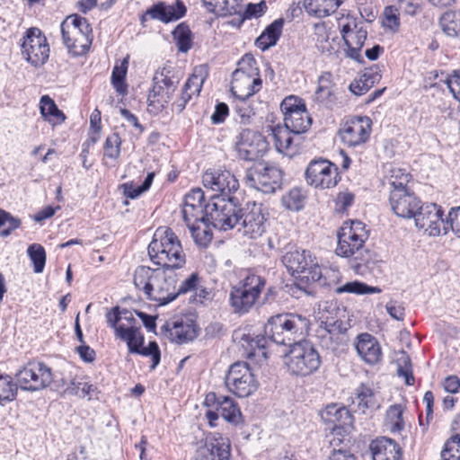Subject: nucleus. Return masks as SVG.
<instances>
[{
  "label": "nucleus",
  "mask_w": 460,
  "mask_h": 460,
  "mask_svg": "<svg viewBox=\"0 0 460 460\" xmlns=\"http://www.w3.org/2000/svg\"><path fill=\"white\" fill-rule=\"evenodd\" d=\"M265 287V279L261 276L250 274L238 284L232 287L229 304L234 313L245 314L255 305Z\"/></svg>",
  "instance_id": "nucleus-8"
},
{
  "label": "nucleus",
  "mask_w": 460,
  "mask_h": 460,
  "mask_svg": "<svg viewBox=\"0 0 460 460\" xmlns=\"http://www.w3.org/2000/svg\"><path fill=\"white\" fill-rule=\"evenodd\" d=\"M367 239V233L361 221L344 222L338 233L337 255L348 258L361 253Z\"/></svg>",
  "instance_id": "nucleus-11"
},
{
  "label": "nucleus",
  "mask_w": 460,
  "mask_h": 460,
  "mask_svg": "<svg viewBox=\"0 0 460 460\" xmlns=\"http://www.w3.org/2000/svg\"><path fill=\"white\" fill-rule=\"evenodd\" d=\"M444 82L454 98L460 102V70L453 71Z\"/></svg>",
  "instance_id": "nucleus-64"
},
{
  "label": "nucleus",
  "mask_w": 460,
  "mask_h": 460,
  "mask_svg": "<svg viewBox=\"0 0 460 460\" xmlns=\"http://www.w3.org/2000/svg\"><path fill=\"white\" fill-rule=\"evenodd\" d=\"M312 255L309 251L294 250L285 253L282 257V262L291 275L296 276L301 274L310 263Z\"/></svg>",
  "instance_id": "nucleus-35"
},
{
  "label": "nucleus",
  "mask_w": 460,
  "mask_h": 460,
  "mask_svg": "<svg viewBox=\"0 0 460 460\" xmlns=\"http://www.w3.org/2000/svg\"><path fill=\"white\" fill-rule=\"evenodd\" d=\"M181 75L171 65L159 67L153 76V87L148 94V105L162 110L172 99Z\"/></svg>",
  "instance_id": "nucleus-7"
},
{
  "label": "nucleus",
  "mask_w": 460,
  "mask_h": 460,
  "mask_svg": "<svg viewBox=\"0 0 460 460\" xmlns=\"http://www.w3.org/2000/svg\"><path fill=\"white\" fill-rule=\"evenodd\" d=\"M178 49L181 52H187L192 45L191 31L185 23L179 24L172 31Z\"/></svg>",
  "instance_id": "nucleus-53"
},
{
  "label": "nucleus",
  "mask_w": 460,
  "mask_h": 460,
  "mask_svg": "<svg viewBox=\"0 0 460 460\" xmlns=\"http://www.w3.org/2000/svg\"><path fill=\"white\" fill-rule=\"evenodd\" d=\"M118 339L127 342L128 351L135 353L139 351L144 343V337L139 332V329L134 326L128 328H119L118 331Z\"/></svg>",
  "instance_id": "nucleus-43"
},
{
  "label": "nucleus",
  "mask_w": 460,
  "mask_h": 460,
  "mask_svg": "<svg viewBox=\"0 0 460 460\" xmlns=\"http://www.w3.org/2000/svg\"><path fill=\"white\" fill-rule=\"evenodd\" d=\"M268 141L259 132L244 129L240 133L236 143V151L240 159L255 161L268 151Z\"/></svg>",
  "instance_id": "nucleus-21"
},
{
  "label": "nucleus",
  "mask_w": 460,
  "mask_h": 460,
  "mask_svg": "<svg viewBox=\"0 0 460 460\" xmlns=\"http://www.w3.org/2000/svg\"><path fill=\"white\" fill-rule=\"evenodd\" d=\"M283 25L284 20L279 18L267 26L265 31L257 38L255 41L257 48L262 51H265L270 47L276 45L282 33Z\"/></svg>",
  "instance_id": "nucleus-37"
},
{
  "label": "nucleus",
  "mask_w": 460,
  "mask_h": 460,
  "mask_svg": "<svg viewBox=\"0 0 460 460\" xmlns=\"http://www.w3.org/2000/svg\"><path fill=\"white\" fill-rule=\"evenodd\" d=\"M334 83L330 72L323 73L318 78V86L314 92V101L319 105L332 109L337 102Z\"/></svg>",
  "instance_id": "nucleus-34"
},
{
  "label": "nucleus",
  "mask_w": 460,
  "mask_h": 460,
  "mask_svg": "<svg viewBox=\"0 0 460 460\" xmlns=\"http://www.w3.org/2000/svg\"><path fill=\"white\" fill-rule=\"evenodd\" d=\"M380 79L381 75L376 70L366 69L359 78L351 82L349 90L355 95H363L377 84Z\"/></svg>",
  "instance_id": "nucleus-39"
},
{
  "label": "nucleus",
  "mask_w": 460,
  "mask_h": 460,
  "mask_svg": "<svg viewBox=\"0 0 460 460\" xmlns=\"http://www.w3.org/2000/svg\"><path fill=\"white\" fill-rule=\"evenodd\" d=\"M311 123L312 119L306 108L298 110V111L284 118V126L293 131L295 135L305 132L310 128Z\"/></svg>",
  "instance_id": "nucleus-40"
},
{
  "label": "nucleus",
  "mask_w": 460,
  "mask_h": 460,
  "mask_svg": "<svg viewBox=\"0 0 460 460\" xmlns=\"http://www.w3.org/2000/svg\"><path fill=\"white\" fill-rule=\"evenodd\" d=\"M341 3L342 0H304V7L310 15L326 17L334 13Z\"/></svg>",
  "instance_id": "nucleus-38"
},
{
  "label": "nucleus",
  "mask_w": 460,
  "mask_h": 460,
  "mask_svg": "<svg viewBox=\"0 0 460 460\" xmlns=\"http://www.w3.org/2000/svg\"><path fill=\"white\" fill-rule=\"evenodd\" d=\"M442 460H460V440L449 438L441 452Z\"/></svg>",
  "instance_id": "nucleus-63"
},
{
  "label": "nucleus",
  "mask_w": 460,
  "mask_h": 460,
  "mask_svg": "<svg viewBox=\"0 0 460 460\" xmlns=\"http://www.w3.org/2000/svg\"><path fill=\"white\" fill-rule=\"evenodd\" d=\"M235 340H238L240 346L243 349V354L248 358H255L258 362L268 358V337L262 335H253L250 333H235Z\"/></svg>",
  "instance_id": "nucleus-27"
},
{
  "label": "nucleus",
  "mask_w": 460,
  "mask_h": 460,
  "mask_svg": "<svg viewBox=\"0 0 460 460\" xmlns=\"http://www.w3.org/2000/svg\"><path fill=\"white\" fill-rule=\"evenodd\" d=\"M283 172L275 166L259 164L246 173L250 186L264 193H272L282 184Z\"/></svg>",
  "instance_id": "nucleus-16"
},
{
  "label": "nucleus",
  "mask_w": 460,
  "mask_h": 460,
  "mask_svg": "<svg viewBox=\"0 0 460 460\" xmlns=\"http://www.w3.org/2000/svg\"><path fill=\"white\" fill-rule=\"evenodd\" d=\"M309 265L303 270V272L297 277L306 282H317L322 279V270L317 262L312 258Z\"/></svg>",
  "instance_id": "nucleus-62"
},
{
  "label": "nucleus",
  "mask_w": 460,
  "mask_h": 460,
  "mask_svg": "<svg viewBox=\"0 0 460 460\" xmlns=\"http://www.w3.org/2000/svg\"><path fill=\"white\" fill-rule=\"evenodd\" d=\"M206 189L216 192L220 198H234L232 194L239 188V181L228 170L208 169L202 175Z\"/></svg>",
  "instance_id": "nucleus-20"
},
{
  "label": "nucleus",
  "mask_w": 460,
  "mask_h": 460,
  "mask_svg": "<svg viewBox=\"0 0 460 460\" xmlns=\"http://www.w3.org/2000/svg\"><path fill=\"white\" fill-rule=\"evenodd\" d=\"M390 172L388 183L391 186V190L409 189L407 186L411 178L409 173L397 167H393Z\"/></svg>",
  "instance_id": "nucleus-56"
},
{
  "label": "nucleus",
  "mask_w": 460,
  "mask_h": 460,
  "mask_svg": "<svg viewBox=\"0 0 460 460\" xmlns=\"http://www.w3.org/2000/svg\"><path fill=\"white\" fill-rule=\"evenodd\" d=\"M241 208L236 198H220L213 195L211 202L206 205L207 220L220 230H230L240 222Z\"/></svg>",
  "instance_id": "nucleus-9"
},
{
  "label": "nucleus",
  "mask_w": 460,
  "mask_h": 460,
  "mask_svg": "<svg viewBox=\"0 0 460 460\" xmlns=\"http://www.w3.org/2000/svg\"><path fill=\"white\" fill-rule=\"evenodd\" d=\"M225 383L229 392L241 398L252 395L259 387V382L245 362L232 364Z\"/></svg>",
  "instance_id": "nucleus-12"
},
{
  "label": "nucleus",
  "mask_w": 460,
  "mask_h": 460,
  "mask_svg": "<svg viewBox=\"0 0 460 460\" xmlns=\"http://www.w3.org/2000/svg\"><path fill=\"white\" fill-rule=\"evenodd\" d=\"M40 109L42 117L52 124L61 123L66 119L55 102L48 95H43L40 98Z\"/></svg>",
  "instance_id": "nucleus-42"
},
{
  "label": "nucleus",
  "mask_w": 460,
  "mask_h": 460,
  "mask_svg": "<svg viewBox=\"0 0 460 460\" xmlns=\"http://www.w3.org/2000/svg\"><path fill=\"white\" fill-rule=\"evenodd\" d=\"M206 403L213 402L220 416L227 422L237 425L242 422L243 415L235 401L229 397L209 393L206 396Z\"/></svg>",
  "instance_id": "nucleus-29"
},
{
  "label": "nucleus",
  "mask_w": 460,
  "mask_h": 460,
  "mask_svg": "<svg viewBox=\"0 0 460 460\" xmlns=\"http://www.w3.org/2000/svg\"><path fill=\"white\" fill-rule=\"evenodd\" d=\"M162 332L172 342L183 344L193 341L198 335L197 325L192 321H174L161 327Z\"/></svg>",
  "instance_id": "nucleus-28"
},
{
  "label": "nucleus",
  "mask_w": 460,
  "mask_h": 460,
  "mask_svg": "<svg viewBox=\"0 0 460 460\" xmlns=\"http://www.w3.org/2000/svg\"><path fill=\"white\" fill-rule=\"evenodd\" d=\"M402 414L403 407L401 404L392 405L387 410L385 424L392 433H400L404 429Z\"/></svg>",
  "instance_id": "nucleus-46"
},
{
  "label": "nucleus",
  "mask_w": 460,
  "mask_h": 460,
  "mask_svg": "<svg viewBox=\"0 0 460 460\" xmlns=\"http://www.w3.org/2000/svg\"><path fill=\"white\" fill-rule=\"evenodd\" d=\"M208 12L218 16L240 14L243 11V0H202Z\"/></svg>",
  "instance_id": "nucleus-36"
},
{
  "label": "nucleus",
  "mask_w": 460,
  "mask_h": 460,
  "mask_svg": "<svg viewBox=\"0 0 460 460\" xmlns=\"http://www.w3.org/2000/svg\"><path fill=\"white\" fill-rule=\"evenodd\" d=\"M205 208L206 205H182V217L187 226L208 222Z\"/></svg>",
  "instance_id": "nucleus-48"
},
{
  "label": "nucleus",
  "mask_w": 460,
  "mask_h": 460,
  "mask_svg": "<svg viewBox=\"0 0 460 460\" xmlns=\"http://www.w3.org/2000/svg\"><path fill=\"white\" fill-rule=\"evenodd\" d=\"M348 326L346 323H329L326 326L319 327L317 336L320 339L321 346L335 354L346 350L349 341Z\"/></svg>",
  "instance_id": "nucleus-22"
},
{
  "label": "nucleus",
  "mask_w": 460,
  "mask_h": 460,
  "mask_svg": "<svg viewBox=\"0 0 460 460\" xmlns=\"http://www.w3.org/2000/svg\"><path fill=\"white\" fill-rule=\"evenodd\" d=\"M341 37L348 47L347 56L359 61L362 57L360 50L367 40V31L361 18L347 15L339 20Z\"/></svg>",
  "instance_id": "nucleus-13"
},
{
  "label": "nucleus",
  "mask_w": 460,
  "mask_h": 460,
  "mask_svg": "<svg viewBox=\"0 0 460 460\" xmlns=\"http://www.w3.org/2000/svg\"><path fill=\"white\" fill-rule=\"evenodd\" d=\"M342 443L343 438H332L330 440L332 449L328 460H356L353 454L346 450L343 446H341Z\"/></svg>",
  "instance_id": "nucleus-58"
},
{
  "label": "nucleus",
  "mask_w": 460,
  "mask_h": 460,
  "mask_svg": "<svg viewBox=\"0 0 460 460\" xmlns=\"http://www.w3.org/2000/svg\"><path fill=\"white\" fill-rule=\"evenodd\" d=\"M208 460H229L230 443L222 436H212L206 438L205 445L197 450Z\"/></svg>",
  "instance_id": "nucleus-31"
},
{
  "label": "nucleus",
  "mask_w": 460,
  "mask_h": 460,
  "mask_svg": "<svg viewBox=\"0 0 460 460\" xmlns=\"http://www.w3.org/2000/svg\"><path fill=\"white\" fill-rule=\"evenodd\" d=\"M96 391V387L84 381L83 378L75 377L72 379L66 388V392L68 394L76 395L78 397L84 398L88 396L91 399L93 395V393Z\"/></svg>",
  "instance_id": "nucleus-49"
},
{
  "label": "nucleus",
  "mask_w": 460,
  "mask_h": 460,
  "mask_svg": "<svg viewBox=\"0 0 460 460\" xmlns=\"http://www.w3.org/2000/svg\"><path fill=\"white\" fill-rule=\"evenodd\" d=\"M148 255L155 263L165 269L182 268L186 255L176 234L169 227H159L148 245Z\"/></svg>",
  "instance_id": "nucleus-2"
},
{
  "label": "nucleus",
  "mask_w": 460,
  "mask_h": 460,
  "mask_svg": "<svg viewBox=\"0 0 460 460\" xmlns=\"http://www.w3.org/2000/svg\"><path fill=\"white\" fill-rule=\"evenodd\" d=\"M27 253L33 264L35 273H41L46 264V252L44 247L40 243H32L29 245Z\"/></svg>",
  "instance_id": "nucleus-51"
},
{
  "label": "nucleus",
  "mask_w": 460,
  "mask_h": 460,
  "mask_svg": "<svg viewBox=\"0 0 460 460\" xmlns=\"http://www.w3.org/2000/svg\"><path fill=\"white\" fill-rule=\"evenodd\" d=\"M305 108L306 107L304 101L301 98L294 95L286 97L280 104V109L283 112L284 118L288 117L290 114H293V112L295 113L298 111V110Z\"/></svg>",
  "instance_id": "nucleus-61"
},
{
  "label": "nucleus",
  "mask_w": 460,
  "mask_h": 460,
  "mask_svg": "<svg viewBox=\"0 0 460 460\" xmlns=\"http://www.w3.org/2000/svg\"><path fill=\"white\" fill-rule=\"evenodd\" d=\"M240 212L238 231L250 239L261 237L267 228V214L263 205L257 202H247Z\"/></svg>",
  "instance_id": "nucleus-15"
},
{
  "label": "nucleus",
  "mask_w": 460,
  "mask_h": 460,
  "mask_svg": "<svg viewBox=\"0 0 460 460\" xmlns=\"http://www.w3.org/2000/svg\"><path fill=\"white\" fill-rule=\"evenodd\" d=\"M356 349L359 357L367 364L374 365L382 358V350L377 340L369 333L358 336Z\"/></svg>",
  "instance_id": "nucleus-32"
},
{
  "label": "nucleus",
  "mask_w": 460,
  "mask_h": 460,
  "mask_svg": "<svg viewBox=\"0 0 460 460\" xmlns=\"http://www.w3.org/2000/svg\"><path fill=\"white\" fill-rule=\"evenodd\" d=\"M22 55L31 66L44 65L49 57V46L42 31L35 27L26 31L21 42Z\"/></svg>",
  "instance_id": "nucleus-14"
},
{
  "label": "nucleus",
  "mask_w": 460,
  "mask_h": 460,
  "mask_svg": "<svg viewBox=\"0 0 460 460\" xmlns=\"http://www.w3.org/2000/svg\"><path fill=\"white\" fill-rule=\"evenodd\" d=\"M271 137L278 152L290 157L298 153L300 137L299 135H295L287 127L279 125L273 127L271 128Z\"/></svg>",
  "instance_id": "nucleus-30"
},
{
  "label": "nucleus",
  "mask_w": 460,
  "mask_h": 460,
  "mask_svg": "<svg viewBox=\"0 0 460 460\" xmlns=\"http://www.w3.org/2000/svg\"><path fill=\"white\" fill-rule=\"evenodd\" d=\"M371 126L372 121L368 117H353L341 125L338 134L345 146H359L368 140Z\"/></svg>",
  "instance_id": "nucleus-19"
},
{
  "label": "nucleus",
  "mask_w": 460,
  "mask_h": 460,
  "mask_svg": "<svg viewBox=\"0 0 460 460\" xmlns=\"http://www.w3.org/2000/svg\"><path fill=\"white\" fill-rule=\"evenodd\" d=\"M341 313L340 308L337 305V303L334 301H323L319 304V319L320 325L319 327L326 326L329 323H344L341 320L339 319V314Z\"/></svg>",
  "instance_id": "nucleus-45"
},
{
  "label": "nucleus",
  "mask_w": 460,
  "mask_h": 460,
  "mask_svg": "<svg viewBox=\"0 0 460 460\" xmlns=\"http://www.w3.org/2000/svg\"><path fill=\"white\" fill-rule=\"evenodd\" d=\"M389 202L394 213L402 218H412L420 205L410 189L390 190Z\"/></svg>",
  "instance_id": "nucleus-24"
},
{
  "label": "nucleus",
  "mask_w": 460,
  "mask_h": 460,
  "mask_svg": "<svg viewBox=\"0 0 460 460\" xmlns=\"http://www.w3.org/2000/svg\"><path fill=\"white\" fill-rule=\"evenodd\" d=\"M262 86L257 62L252 54H245L234 71L231 92L236 99H249Z\"/></svg>",
  "instance_id": "nucleus-6"
},
{
  "label": "nucleus",
  "mask_w": 460,
  "mask_h": 460,
  "mask_svg": "<svg viewBox=\"0 0 460 460\" xmlns=\"http://www.w3.org/2000/svg\"><path fill=\"white\" fill-rule=\"evenodd\" d=\"M207 223H201L203 227L199 223L188 226L195 243L200 247H207L212 240V232Z\"/></svg>",
  "instance_id": "nucleus-52"
},
{
  "label": "nucleus",
  "mask_w": 460,
  "mask_h": 460,
  "mask_svg": "<svg viewBox=\"0 0 460 460\" xmlns=\"http://www.w3.org/2000/svg\"><path fill=\"white\" fill-rule=\"evenodd\" d=\"M412 217L416 226L430 236L446 234L449 229L448 222L443 218V211L435 203L420 205Z\"/></svg>",
  "instance_id": "nucleus-17"
},
{
  "label": "nucleus",
  "mask_w": 460,
  "mask_h": 460,
  "mask_svg": "<svg viewBox=\"0 0 460 460\" xmlns=\"http://www.w3.org/2000/svg\"><path fill=\"white\" fill-rule=\"evenodd\" d=\"M155 172H149L147 176L146 177L143 183L139 186H134L133 184L125 183L123 185L124 187V195L130 199H136L138 196H140L142 193L146 191L154 180Z\"/></svg>",
  "instance_id": "nucleus-59"
},
{
  "label": "nucleus",
  "mask_w": 460,
  "mask_h": 460,
  "mask_svg": "<svg viewBox=\"0 0 460 460\" xmlns=\"http://www.w3.org/2000/svg\"><path fill=\"white\" fill-rule=\"evenodd\" d=\"M128 56L123 58L120 65H116L113 67L111 74L112 85L116 89V91L120 94H124L127 91L125 77L128 71Z\"/></svg>",
  "instance_id": "nucleus-50"
},
{
  "label": "nucleus",
  "mask_w": 460,
  "mask_h": 460,
  "mask_svg": "<svg viewBox=\"0 0 460 460\" xmlns=\"http://www.w3.org/2000/svg\"><path fill=\"white\" fill-rule=\"evenodd\" d=\"M321 418L325 423L332 425V435L333 438H336L335 436L349 434L352 429L353 416L350 411L343 406L338 404L327 405L325 409L321 411Z\"/></svg>",
  "instance_id": "nucleus-23"
},
{
  "label": "nucleus",
  "mask_w": 460,
  "mask_h": 460,
  "mask_svg": "<svg viewBox=\"0 0 460 460\" xmlns=\"http://www.w3.org/2000/svg\"><path fill=\"white\" fill-rule=\"evenodd\" d=\"M443 31L450 37H460V10L445 13L440 18Z\"/></svg>",
  "instance_id": "nucleus-47"
},
{
  "label": "nucleus",
  "mask_w": 460,
  "mask_h": 460,
  "mask_svg": "<svg viewBox=\"0 0 460 460\" xmlns=\"http://www.w3.org/2000/svg\"><path fill=\"white\" fill-rule=\"evenodd\" d=\"M206 77L207 75L202 67L194 68L193 73L185 82L180 97L172 103V107L178 112H181L193 97L199 95Z\"/></svg>",
  "instance_id": "nucleus-25"
},
{
  "label": "nucleus",
  "mask_w": 460,
  "mask_h": 460,
  "mask_svg": "<svg viewBox=\"0 0 460 460\" xmlns=\"http://www.w3.org/2000/svg\"><path fill=\"white\" fill-rule=\"evenodd\" d=\"M284 363L291 376L305 377L319 369L322 360L314 344L301 340L289 347Z\"/></svg>",
  "instance_id": "nucleus-4"
},
{
  "label": "nucleus",
  "mask_w": 460,
  "mask_h": 460,
  "mask_svg": "<svg viewBox=\"0 0 460 460\" xmlns=\"http://www.w3.org/2000/svg\"><path fill=\"white\" fill-rule=\"evenodd\" d=\"M373 460H400L402 448L394 439L382 437L369 446Z\"/></svg>",
  "instance_id": "nucleus-33"
},
{
  "label": "nucleus",
  "mask_w": 460,
  "mask_h": 460,
  "mask_svg": "<svg viewBox=\"0 0 460 460\" xmlns=\"http://www.w3.org/2000/svg\"><path fill=\"white\" fill-rule=\"evenodd\" d=\"M63 43L75 56L85 54L93 41V30L88 21L77 14L67 16L61 23Z\"/></svg>",
  "instance_id": "nucleus-5"
},
{
  "label": "nucleus",
  "mask_w": 460,
  "mask_h": 460,
  "mask_svg": "<svg viewBox=\"0 0 460 460\" xmlns=\"http://www.w3.org/2000/svg\"><path fill=\"white\" fill-rule=\"evenodd\" d=\"M21 226V220L13 217L9 212L0 209V235L8 236L12 231Z\"/></svg>",
  "instance_id": "nucleus-57"
},
{
  "label": "nucleus",
  "mask_w": 460,
  "mask_h": 460,
  "mask_svg": "<svg viewBox=\"0 0 460 460\" xmlns=\"http://www.w3.org/2000/svg\"><path fill=\"white\" fill-rule=\"evenodd\" d=\"M14 377L22 390L35 392L48 387L53 381L51 368L40 361H29Z\"/></svg>",
  "instance_id": "nucleus-10"
},
{
  "label": "nucleus",
  "mask_w": 460,
  "mask_h": 460,
  "mask_svg": "<svg viewBox=\"0 0 460 460\" xmlns=\"http://www.w3.org/2000/svg\"><path fill=\"white\" fill-rule=\"evenodd\" d=\"M310 328L309 319L297 314H279L270 317L264 326L268 339L279 345L290 347L304 339Z\"/></svg>",
  "instance_id": "nucleus-3"
},
{
  "label": "nucleus",
  "mask_w": 460,
  "mask_h": 460,
  "mask_svg": "<svg viewBox=\"0 0 460 460\" xmlns=\"http://www.w3.org/2000/svg\"><path fill=\"white\" fill-rule=\"evenodd\" d=\"M133 282L147 299L157 302L160 305L175 299L177 279L174 270L171 269L138 266L134 271Z\"/></svg>",
  "instance_id": "nucleus-1"
},
{
  "label": "nucleus",
  "mask_w": 460,
  "mask_h": 460,
  "mask_svg": "<svg viewBox=\"0 0 460 460\" xmlns=\"http://www.w3.org/2000/svg\"><path fill=\"white\" fill-rule=\"evenodd\" d=\"M186 12L187 8L181 0H176L175 4H167L164 2H159L146 10L141 21L144 22L146 16H149V18L153 20L168 23L182 18L186 14Z\"/></svg>",
  "instance_id": "nucleus-26"
},
{
  "label": "nucleus",
  "mask_w": 460,
  "mask_h": 460,
  "mask_svg": "<svg viewBox=\"0 0 460 460\" xmlns=\"http://www.w3.org/2000/svg\"><path fill=\"white\" fill-rule=\"evenodd\" d=\"M305 179L314 188H333L340 181L338 167L325 159L313 160L305 170Z\"/></svg>",
  "instance_id": "nucleus-18"
},
{
  "label": "nucleus",
  "mask_w": 460,
  "mask_h": 460,
  "mask_svg": "<svg viewBox=\"0 0 460 460\" xmlns=\"http://www.w3.org/2000/svg\"><path fill=\"white\" fill-rule=\"evenodd\" d=\"M352 403L355 405L356 410L362 413H365L367 409L377 407L372 389L365 385H361L356 389Z\"/></svg>",
  "instance_id": "nucleus-41"
},
{
  "label": "nucleus",
  "mask_w": 460,
  "mask_h": 460,
  "mask_svg": "<svg viewBox=\"0 0 460 460\" xmlns=\"http://www.w3.org/2000/svg\"><path fill=\"white\" fill-rule=\"evenodd\" d=\"M306 192L303 188L294 187L286 192L282 198V205L288 210L298 211L305 206Z\"/></svg>",
  "instance_id": "nucleus-44"
},
{
  "label": "nucleus",
  "mask_w": 460,
  "mask_h": 460,
  "mask_svg": "<svg viewBox=\"0 0 460 460\" xmlns=\"http://www.w3.org/2000/svg\"><path fill=\"white\" fill-rule=\"evenodd\" d=\"M336 292L338 294L353 293V294H358V295H363V294L380 293L381 289L377 287L368 286L363 282L352 281V282H348V283L337 288Z\"/></svg>",
  "instance_id": "nucleus-55"
},
{
  "label": "nucleus",
  "mask_w": 460,
  "mask_h": 460,
  "mask_svg": "<svg viewBox=\"0 0 460 460\" xmlns=\"http://www.w3.org/2000/svg\"><path fill=\"white\" fill-rule=\"evenodd\" d=\"M121 139L118 133H112L106 137L104 143V155L116 160L120 154Z\"/></svg>",
  "instance_id": "nucleus-60"
},
{
  "label": "nucleus",
  "mask_w": 460,
  "mask_h": 460,
  "mask_svg": "<svg viewBox=\"0 0 460 460\" xmlns=\"http://www.w3.org/2000/svg\"><path fill=\"white\" fill-rule=\"evenodd\" d=\"M18 387L10 376L0 374V403L14 400Z\"/></svg>",
  "instance_id": "nucleus-54"
}]
</instances>
